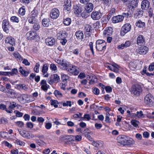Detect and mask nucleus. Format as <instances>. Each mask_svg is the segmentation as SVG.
<instances>
[{
  "label": "nucleus",
  "instance_id": "obj_1",
  "mask_svg": "<svg viewBox=\"0 0 154 154\" xmlns=\"http://www.w3.org/2000/svg\"><path fill=\"white\" fill-rule=\"evenodd\" d=\"M118 143L123 146L131 145L134 143V140L131 138L125 135H120L117 138Z\"/></svg>",
  "mask_w": 154,
  "mask_h": 154
},
{
  "label": "nucleus",
  "instance_id": "obj_11",
  "mask_svg": "<svg viewBox=\"0 0 154 154\" xmlns=\"http://www.w3.org/2000/svg\"><path fill=\"white\" fill-rule=\"evenodd\" d=\"M101 13L100 11H93L91 14V18L94 20H98L102 16Z\"/></svg>",
  "mask_w": 154,
  "mask_h": 154
},
{
  "label": "nucleus",
  "instance_id": "obj_62",
  "mask_svg": "<svg viewBox=\"0 0 154 154\" xmlns=\"http://www.w3.org/2000/svg\"><path fill=\"white\" fill-rule=\"evenodd\" d=\"M105 89L107 93H110L112 91V88L109 86H107L105 87Z\"/></svg>",
  "mask_w": 154,
  "mask_h": 154
},
{
  "label": "nucleus",
  "instance_id": "obj_61",
  "mask_svg": "<svg viewBox=\"0 0 154 154\" xmlns=\"http://www.w3.org/2000/svg\"><path fill=\"white\" fill-rule=\"evenodd\" d=\"M14 112L16 114L17 116L18 117H21L22 116L23 114L22 113L20 112L17 110H15Z\"/></svg>",
  "mask_w": 154,
  "mask_h": 154
},
{
  "label": "nucleus",
  "instance_id": "obj_28",
  "mask_svg": "<svg viewBox=\"0 0 154 154\" xmlns=\"http://www.w3.org/2000/svg\"><path fill=\"white\" fill-rule=\"evenodd\" d=\"M73 11L75 14H79L80 13L81 11V9L80 7H79L77 5H74L73 6Z\"/></svg>",
  "mask_w": 154,
  "mask_h": 154
},
{
  "label": "nucleus",
  "instance_id": "obj_4",
  "mask_svg": "<svg viewBox=\"0 0 154 154\" xmlns=\"http://www.w3.org/2000/svg\"><path fill=\"white\" fill-rule=\"evenodd\" d=\"M154 101V97L153 95L150 93H148L146 94L144 98V103L148 106H152Z\"/></svg>",
  "mask_w": 154,
  "mask_h": 154
},
{
  "label": "nucleus",
  "instance_id": "obj_45",
  "mask_svg": "<svg viewBox=\"0 0 154 154\" xmlns=\"http://www.w3.org/2000/svg\"><path fill=\"white\" fill-rule=\"evenodd\" d=\"M18 72V70L17 69L14 68L12 69L11 72H8L9 75H16Z\"/></svg>",
  "mask_w": 154,
  "mask_h": 154
},
{
  "label": "nucleus",
  "instance_id": "obj_6",
  "mask_svg": "<svg viewBox=\"0 0 154 154\" xmlns=\"http://www.w3.org/2000/svg\"><path fill=\"white\" fill-rule=\"evenodd\" d=\"M105 66L111 71L115 72H118L120 68V66L114 63H112L111 64L107 63L105 65Z\"/></svg>",
  "mask_w": 154,
  "mask_h": 154
},
{
  "label": "nucleus",
  "instance_id": "obj_13",
  "mask_svg": "<svg viewBox=\"0 0 154 154\" xmlns=\"http://www.w3.org/2000/svg\"><path fill=\"white\" fill-rule=\"evenodd\" d=\"M48 83L50 84L54 82H58L60 80L59 76L57 74L51 75L49 79H48Z\"/></svg>",
  "mask_w": 154,
  "mask_h": 154
},
{
  "label": "nucleus",
  "instance_id": "obj_20",
  "mask_svg": "<svg viewBox=\"0 0 154 154\" xmlns=\"http://www.w3.org/2000/svg\"><path fill=\"white\" fill-rule=\"evenodd\" d=\"M112 28L110 27L106 28L103 31L104 36L106 37L110 36L112 32Z\"/></svg>",
  "mask_w": 154,
  "mask_h": 154
},
{
  "label": "nucleus",
  "instance_id": "obj_9",
  "mask_svg": "<svg viewBox=\"0 0 154 154\" xmlns=\"http://www.w3.org/2000/svg\"><path fill=\"white\" fill-rule=\"evenodd\" d=\"M67 71L74 75H77L79 72V70L78 67L75 66H69Z\"/></svg>",
  "mask_w": 154,
  "mask_h": 154
},
{
  "label": "nucleus",
  "instance_id": "obj_49",
  "mask_svg": "<svg viewBox=\"0 0 154 154\" xmlns=\"http://www.w3.org/2000/svg\"><path fill=\"white\" fill-rule=\"evenodd\" d=\"M138 2V0H133L129 4L133 6L134 7H136L137 6Z\"/></svg>",
  "mask_w": 154,
  "mask_h": 154
},
{
  "label": "nucleus",
  "instance_id": "obj_60",
  "mask_svg": "<svg viewBox=\"0 0 154 154\" xmlns=\"http://www.w3.org/2000/svg\"><path fill=\"white\" fill-rule=\"evenodd\" d=\"M102 127V125L101 124L96 123L95 124V127L97 129H100Z\"/></svg>",
  "mask_w": 154,
  "mask_h": 154
},
{
  "label": "nucleus",
  "instance_id": "obj_26",
  "mask_svg": "<svg viewBox=\"0 0 154 154\" xmlns=\"http://www.w3.org/2000/svg\"><path fill=\"white\" fill-rule=\"evenodd\" d=\"M137 60L132 61L129 63V66L130 69L132 70H134L137 68Z\"/></svg>",
  "mask_w": 154,
  "mask_h": 154
},
{
  "label": "nucleus",
  "instance_id": "obj_57",
  "mask_svg": "<svg viewBox=\"0 0 154 154\" xmlns=\"http://www.w3.org/2000/svg\"><path fill=\"white\" fill-rule=\"evenodd\" d=\"M48 68L47 66V65L46 64H44L42 67V72L43 73L45 72V73L46 72H47L48 70Z\"/></svg>",
  "mask_w": 154,
  "mask_h": 154
},
{
  "label": "nucleus",
  "instance_id": "obj_30",
  "mask_svg": "<svg viewBox=\"0 0 154 154\" xmlns=\"http://www.w3.org/2000/svg\"><path fill=\"white\" fill-rule=\"evenodd\" d=\"M17 88L20 90H23L26 91L28 90L27 87L24 84H19L16 85Z\"/></svg>",
  "mask_w": 154,
  "mask_h": 154
},
{
  "label": "nucleus",
  "instance_id": "obj_31",
  "mask_svg": "<svg viewBox=\"0 0 154 154\" xmlns=\"http://www.w3.org/2000/svg\"><path fill=\"white\" fill-rule=\"evenodd\" d=\"M85 34L88 36H90L91 34V26L89 25H87L85 26Z\"/></svg>",
  "mask_w": 154,
  "mask_h": 154
},
{
  "label": "nucleus",
  "instance_id": "obj_27",
  "mask_svg": "<svg viewBox=\"0 0 154 154\" xmlns=\"http://www.w3.org/2000/svg\"><path fill=\"white\" fill-rule=\"evenodd\" d=\"M93 8V4L91 3H89L86 5L85 9L88 13H90L92 11Z\"/></svg>",
  "mask_w": 154,
  "mask_h": 154
},
{
  "label": "nucleus",
  "instance_id": "obj_23",
  "mask_svg": "<svg viewBox=\"0 0 154 154\" xmlns=\"http://www.w3.org/2000/svg\"><path fill=\"white\" fill-rule=\"evenodd\" d=\"M5 93H6L8 97L12 98H14L15 97V96L16 94L14 90L12 89L6 90Z\"/></svg>",
  "mask_w": 154,
  "mask_h": 154
},
{
  "label": "nucleus",
  "instance_id": "obj_8",
  "mask_svg": "<svg viewBox=\"0 0 154 154\" xmlns=\"http://www.w3.org/2000/svg\"><path fill=\"white\" fill-rule=\"evenodd\" d=\"M38 37V35L35 31H30L27 32L26 35V37L29 40H32Z\"/></svg>",
  "mask_w": 154,
  "mask_h": 154
},
{
  "label": "nucleus",
  "instance_id": "obj_47",
  "mask_svg": "<svg viewBox=\"0 0 154 154\" xmlns=\"http://www.w3.org/2000/svg\"><path fill=\"white\" fill-rule=\"evenodd\" d=\"M38 14V11L37 10L34 9L30 13V16L35 17Z\"/></svg>",
  "mask_w": 154,
  "mask_h": 154
},
{
  "label": "nucleus",
  "instance_id": "obj_53",
  "mask_svg": "<svg viewBox=\"0 0 154 154\" xmlns=\"http://www.w3.org/2000/svg\"><path fill=\"white\" fill-rule=\"evenodd\" d=\"M58 102L56 100H51V105L52 106H54L57 108L58 107Z\"/></svg>",
  "mask_w": 154,
  "mask_h": 154
},
{
  "label": "nucleus",
  "instance_id": "obj_25",
  "mask_svg": "<svg viewBox=\"0 0 154 154\" xmlns=\"http://www.w3.org/2000/svg\"><path fill=\"white\" fill-rule=\"evenodd\" d=\"M143 11L140 9H137L134 15V17L135 18H139L143 15Z\"/></svg>",
  "mask_w": 154,
  "mask_h": 154
},
{
  "label": "nucleus",
  "instance_id": "obj_50",
  "mask_svg": "<svg viewBox=\"0 0 154 154\" xmlns=\"http://www.w3.org/2000/svg\"><path fill=\"white\" fill-rule=\"evenodd\" d=\"M28 21L30 23H35L36 21L35 17L30 16L28 19Z\"/></svg>",
  "mask_w": 154,
  "mask_h": 154
},
{
  "label": "nucleus",
  "instance_id": "obj_17",
  "mask_svg": "<svg viewBox=\"0 0 154 154\" xmlns=\"http://www.w3.org/2000/svg\"><path fill=\"white\" fill-rule=\"evenodd\" d=\"M2 25L4 31L7 33H8L9 31L8 21L7 19L4 20L2 21Z\"/></svg>",
  "mask_w": 154,
  "mask_h": 154
},
{
  "label": "nucleus",
  "instance_id": "obj_35",
  "mask_svg": "<svg viewBox=\"0 0 154 154\" xmlns=\"http://www.w3.org/2000/svg\"><path fill=\"white\" fill-rule=\"evenodd\" d=\"M13 54L17 61H20L23 60L20 55L17 52H15Z\"/></svg>",
  "mask_w": 154,
  "mask_h": 154
},
{
  "label": "nucleus",
  "instance_id": "obj_24",
  "mask_svg": "<svg viewBox=\"0 0 154 154\" xmlns=\"http://www.w3.org/2000/svg\"><path fill=\"white\" fill-rule=\"evenodd\" d=\"M137 42L138 45H141L145 43V39L144 37L141 35H139L137 37Z\"/></svg>",
  "mask_w": 154,
  "mask_h": 154
},
{
  "label": "nucleus",
  "instance_id": "obj_51",
  "mask_svg": "<svg viewBox=\"0 0 154 154\" xmlns=\"http://www.w3.org/2000/svg\"><path fill=\"white\" fill-rule=\"evenodd\" d=\"M63 106H69L71 107L72 106L71 102L70 101H67L63 102L62 104Z\"/></svg>",
  "mask_w": 154,
  "mask_h": 154
},
{
  "label": "nucleus",
  "instance_id": "obj_18",
  "mask_svg": "<svg viewBox=\"0 0 154 154\" xmlns=\"http://www.w3.org/2000/svg\"><path fill=\"white\" fill-rule=\"evenodd\" d=\"M150 3L147 0H144L141 3V8L143 10H146L149 7Z\"/></svg>",
  "mask_w": 154,
  "mask_h": 154
},
{
  "label": "nucleus",
  "instance_id": "obj_52",
  "mask_svg": "<svg viewBox=\"0 0 154 154\" xmlns=\"http://www.w3.org/2000/svg\"><path fill=\"white\" fill-rule=\"evenodd\" d=\"M11 21L13 22H15L18 23L19 22V18L16 16H12L11 18Z\"/></svg>",
  "mask_w": 154,
  "mask_h": 154
},
{
  "label": "nucleus",
  "instance_id": "obj_38",
  "mask_svg": "<svg viewBox=\"0 0 154 154\" xmlns=\"http://www.w3.org/2000/svg\"><path fill=\"white\" fill-rule=\"evenodd\" d=\"M63 23L66 26L69 25L71 23V20L70 18H68L64 19Z\"/></svg>",
  "mask_w": 154,
  "mask_h": 154
},
{
  "label": "nucleus",
  "instance_id": "obj_2",
  "mask_svg": "<svg viewBox=\"0 0 154 154\" xmlns=\"http://www.w3.org/2000/svg\"><path fill=\"white\" fill-rule=\"evenodd\" d=\"M18 101L22 104H25L33 101L34 99L31 95L28 94H23L18 97Z\"/></svg>",
  "mask_w": 154,
  "mask_h": 154
},
{
  "label": "nucleus",
  "instance_id": "obj_56",
  "mask_svg": "<svg viewBox=\"0 0 154 154\" xmlns=\"http://www.w3.org/2000/svg\"><path fill=\"white\" fill-rule=\"evenodd\" d=\"M16 125L19 127H22L24 125V123L20 121H17L15 122Z\"/></svg>",
  "mask_w": 154,
  "mask_h": 154
},
{
  "label": "nucleus",
  "instance_id": "obj_39",
  "mask_svg": "<svg viewBox=\"0 0 154 154\" xmlns=\"http://www.w3.org/2000/svg\"><path fill=\"white\" fill-rule=\"evenodd\" d=\"M50 68L54 73H55L57 71V66L54 64L52 63L50 65Z\"/></svg>",
  "mask_w": 154,
  "mask_h": 154
},
{
  "label": "nucleus",
  "instance_id": "obj_14",
  "mask_svg": "<svg viewBox=\"0 0 154 154\" xmlns=\"http://www.w3.org/2000/svg\"><path fill=\"white\" fill-rule=\"evenodd\" d=\"M18 131L20 135L24 137L29 139L32 137V134L29 132L21 129H18Z\"/></svg>",
  "mask_w": 154,
  "mask_h": 154
},
{
  "label": "nucleus",
  "instance_id": "obj_10",
  "mask_svg": "<svg viewBox=\"0 0 154 154\" xmlns=\"http://www.w3.org/2000/svg\"><path fill=\"white\" fill-rule=\"evenodd\" d=\"M60 15L59 10L57 8L53 9L51 11L50 15L51 17L53 19L57 18Z\"/></svg>",
  "mask_w": 154,
  "mask_h": 154
},
{
  "label": "nucleus",
  "instance_id": "obj_22",
  "mask_svg": "<svg viewBox=\"0 0 154 154\" xmlns=\"http://www.w3.org/2000/svg\"><path fill=\"white\" fill-rule=\"evenodd\" d=\"M45 41L47 45L50 46L54 45L55 42V39L52 37H48L46 39Z\"/></svg>",
  "mask_w": 154,
  "mask_h": 154
},
{
  "label": "nucleus",
  "instance_id": "obj_40",
  "mask_svg": "<svg viewBox=\"0 0 154 154\" xmlns=\"http://www.w3.org/2000/svg\"><path fill=\"white\" fill-rule=\"evenodd\" d=\"M71 138L74 139L76 141H80L82 139V137L80 135H76L75 136L71 135L70 136Z\"/></svg>",
  "mask_w": 154,
  "mask_h": 154
},
{
  "label": "nucleus",
  "instance_id": "obj_41",
  "mask_svg": "<svg viewBox=\"0 0 154 154\" xmlns=\"http://www.w3.org/2000/svg\"><path fill=\"white\" fill-rule=\"evenodd\" d=\"M136 116L138 118H144V115L142 111L137 112Z\"/></svg>",
  "mask_w": 154,
  "mask_h": 154
},
{
  "label": "nucleus",
  "instance_id": "obj_36",
  "mask_svg": "<svg viewBox=\"0 0 154 154\" xmlns=\"http://www.w3.org/2000/svg\"><path fill=\"white\" fill-rule=\"evenodd\" d=\"M25 10L24 6H22L18 10L19 14L21 16H23L25 13Z\"/></svg>",
  "mask_w": 154,
  "mask_h": 154
},
{
  "label": "nucleus",
  "instance_id": "obj_43",
  "mask_svg": "<svg viewBox=\"0 0 154 154\" xmlns=\"http://www.w3.org/2000/svg\"><path fill=\"white\" fill-rule=\"evenodd\" d=\"M54 94L57 98H61L63 97L62 94L59 91L55 90L54 92Z\"/></svg>",
  "mask_w": 154,
  "mask_h": 154
},
{
  "label": "nucleus",
  "instance_id": "obj_46",
  "mask_svg": "<svg viewBox=\"0 0 154 154\" xmlns=\"http://www.w3.org/2000/svg\"><path fill=\"white\" fill-rule=\"evenodd\" d=\"M131 123L134 127H137L139 123V122L137 120H133L131 121Z\"/></svg>",
  "mask_w": 154,
  "mask_h": 154
},
{
  "label": "nucleus",
  "instance_id": "obj_58",
  "mask_svg": "<svg viewBox=\"0 0 154 154\" xmlns=\"http://www.w3.org/2000/svg\"><path fill=\"white\" fill-rule=\"evenodd\" d=\"M109 116L110 114L109 113L106 114L105 121L106 123H110L111 122L110 119L109 118Z\"/></svg>",
  "mask_w": 154,
  "mask_h": 154
},
{
  "label": "nucleus",
  "instance_id": "obj_42",
  "mask_svg": "<svg viewBox=\"0 0 154 154\" xmlns=\"http://www.w3.org/2000/svg\"><path fill=\"white\" fill-rule=\"evenodd\" d=\"M70 136L71 135H68L64 136H61L59 137L60 140L61 141H64L65 140L69 139L70 138H71Z\"/></svg>",
  "mask_w": 154,
  "mask_h": 154
},
{
  "label": "nucleus",
  "instance_id": "obj_7",
  "mask_svg": "<svg viewBox=\"0 0 154 154\" xmlns=\"http://www.w3.org/2000/svg\"><path fill=\"white\" fill-rule=\"evenodd\" d=\"M131 29V26L129 23L125 24L122 27L120 32L121 36H124L126 33L130 31Z\"/></svg>",
  "mask_w": 154,
  "mask_h": 154
},
{
  "label": "nucleus",
  "instance_id": "obj_44",
  "mask_svg": "<svg viewBox=\"0 0 154 154\" xmlns=\"http://www.w3.org/2000/svg\"><path fill=\"white\" fill-rule=\"evenodd\" d=\"M61 75L62 81L63 82H66L69 79V76L63 73H62Z\"/></svg>",
  "mask_w": 154,
  "mask_h": 154
},
{
  "label": "nucleus",
  "instance_id": "obj_55",
  "mask_svg": "<svg viewBox=\"0 0 154 154\" xmlns=\"http://www.w3.org/2000/svg\"><path fill=\"white\" fill-rule=\"evenodd\" d=\"M8 122V120L7 119L2 117L0 120V124H7Z\"/></svg>",
  "mask_w": 154,
  "mask_h": 154
},
{
  "label": "nucleus",
  "instance_id": "obj_33",
  "mask_svg": "<svg viewBox=\"0 0 154 154\" xmlns=\"http://www.w3.org/2000/svg\"><path fill=\"white\" fill-rule=\"evenodd\" d=\"M49 20L48 18H44L42 21V23L43 26L46 27H48L49 25Z\"/></svg>",
  "mask_w": 154,
  "mask_h": 154
},
{
  "label": "nucleus",
  "instance_id": "obj_64",
  "mask_svg": "<svg viewBox=\"0 0 154 154\" xmlns=\"http://www.w3.org/2000/svg\"><path fill=\"white\" fill-rule=\"evenodd\" d=\"M33 27L34 29L38 30L39 29L40 26L38 23H35L34 24Z\"/></svg>",
  "mask_w": 154,
  "mask_h": 154
},
{
  "label": "nucleus",
  "instance_id": "obj_3",
  "mask_svg": "<svg viewBox=\"0 0 154 154\" xmlns=\"http://www.w3.org/2000/svg\"><path fill=\"white\" fill-rule=\"evenodd\" d=\"M106 42L103 40H98L96 42V47L98 51H101L106 49Z\"/></svg>",
  "mask_w": 154,
  "mask_h": 154
},
{
  "label": "nucleus",
  "instance_id": "obj_29",
  "mask_svg": "<svg viewBox=\"0 0 154 154\" xmlns=\"http://www.w3.org/2000/svg\"><path fill=\"white\" fill-rule=\"evenodd\" d=\"M75 35L77 39L79 40H81L83 38V34L81 31L79 30L77 31L75 33Z\"/></svg>",
  "mask_w": 154,
  "mask_h": 154
},
{
  "label": "nucleus",
  "instance_id": "obj_37",
  "mask_svg": "<svg viewBox=\"0 0 154 154\" xmlns=\"http://www.w3.org/2000/svg\"><path fill=\"white\" fill-rule=\"evenodd\" d=\"M68 67L67 64L64 61L60 65V67L61 69L63 70H66L67 71L68 69Z\"/></svg>",
  "mask_w": 154,
  "mask_h": 154
},
{
  "label": "nucleus",
  "instance_id": "obj_16",
  "mask_svg": "<svg viewBox=\"0 0 154 154\" xmlns=\"http://www.w3.org/2000/svg\"><path fill=\"white\" fill-rule=\"evenodd\" d=\"M17 106L16 103L14 102H11L10 103L9 106L8 108L6 109V111L9 113H11L13 112V110Z\"/></svg>",
  "mask_w": 154,
  "mask_h": 154
},
{
  "label": "nucleus",
  "instance_id": "obj_21",
  "mask_svg": "<svg viewBox=\"0 0 154 154\" xmlns=\"http://www.w3.org/2000/svg\"><path fill=\"white\" fill-rule=\"evenodd\" d=\"M67 35V33L63 30L59 31L57 34V38L59 39L65 38Z\"/></svg>",
  "mask_w": 154,
  "mask_h": 154
},
{
  "label": "nucleus",
  "instance_id": "obj_5",
  "mask_svg": "<svg viewBox=\"0 0 154 154\" xmlns=\"http://www.w3.org/2000/svg\"><path fill=\"white\" fill-rule=\"evenodd\" d=\"M131 90L132 94L137 96H139L142 91L141 86L137 85H133L131 88Z\"/></svg>",
  "mask_w": 154,
  "mask_h": 154
},
{
  "label": "nucleus",
  "instance_id": "obj_12",
  "mask_svg": "<svg viewBox=\"0 0 154 154\" xmlns=\"http://www.w3.org/2000/svg\"><path fill=\"white\" fill-rule=\"evenodd\" d=\"M148 51V48L145 46H143L138 47L136 50V52L140 54H145Z\"/></svg>",
  "mask_w": 154,
  "mask_h": 154
},
{
  "label": "nucleus",
  "instance_id": "obj_63",
  "mask_svg": "<svg viewBox=\"0 0 154 154\" xmlns=\"http://www.w3.org/2000/svg\"><path fill=\"white\" fill-rule=\"evenodd\" d=\"M52 127V124L51 123H47L45 125V128L47 129H50Z\"/></svg>",
  "mask_w": 154,
  "mask_h": 154
},
{
  "label": "nucleus",
  "instance_id": "obj_48",
  "mask_svg": "<svg viewBox=\"0 0 154 154\" xmlns=\"http://www.w3.org/2000/svg\"><path fill=\"white\" fill-rule=\"evenodd\" d=\"M19 72L22 75H24L25 76H27L28 74V72L24 70L22 67H20L19 68Z\"/></svg>",
  "mask_w": 154,
  "mask_h": 154
},
{
  "label": "nucleus",
  "instance_id": "obj_15",
  "mask_svg": "<svg viewBox=\"0 0 154 154\" xmlns=\"http://www.w3.org/2000/svg\"><path fill=\"white\" fill-rule=\"evenodd\" d=\"M124 16L118 15L113 17L112 18V21L113 23H116L122 22L124 19Z\"/></svg>",
  "mask_w": 154,
  "mask_h": 154
},
{
  "label": "nucleus",
  "instance_id": "obj_34",
  "mask_svg": "<svg viewBox=\"0 0 154 154\" xmlns=\"http://www.w3.org/2000/svg\"><path fill=\"white\" fill-rule=\"evenodd\" d=\"M93 145L96 147H99L103 146V142L101 141L94 142L92 143Z\"/></svg>",
  "mask_w": 154,
  "mask_h": 154
},
{
  "label": "nucleus",
  "instance_id": "obj_59",
  "mask_svg": "<svg viewBox=\"0 0 154 154\" xmlns=\"http://www.w3.org/2000/svg\"><path fill=\"white\" fill-rule=\"evenodd\" d=\"M39 64L38 63H36L34 68V70L36 72H39Z\"/></svg>",
  "mask_w": 154,
  "mask_h": 154
},
{
  "label": "nucleus",
  "instance_id": "obj_54",
  "mask_svg": "<svg viewBox=\"0 0 154 154\" xmlns=\"http://www.w3.org/2000/svg\"><path fill=\"white\" fill-rule=\"evenodd\" d=\"M93 92L95 94L97 95L99 94L100 90L98 88L95 87L93 89Z\"/></svg>",
  "mask_w": 154,
  "mask_h": 154
},
{
  "label": "nucleus",
  "instance_id": "obj_19",
  "mask_svg": "<svg viewBox=\"0 0 154 154\" xmlns=\"http://www.w3.org/2000/svg\"><path fill=\"white\" fill-rule=\"evenodd\" d=\"M5 41L6 44H9L12 46L15 45L14 39L11 36H9L6 38Z\"/></svg>",
  "mask_w": 154,
  "mask_h": 154
},
{
  "label": "nucleus",
  "instance_id": "obj_32",
  "mask_svg": "<svg viewBox=\"0 0 154 154\" xmlns=\"http://www.w3.org/2000/svg\"><path fill=\"white\" fill-rule=\"evenodd\" d=\"M135 25L140 28H143L145 26V24L144 22L139 20L136 23Z\"/></svg>",
  "mask_w": 154,
  "mask_h": 154
}]
</instances>
